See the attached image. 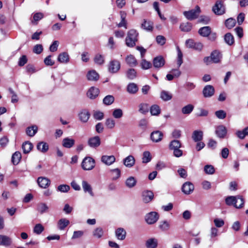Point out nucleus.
Instances as JSON below:
<instances>
[{"instance_id": "obj_2", "label": "nucleus", "mask_w": 248, "mask_h": 248, "mask_svg": "<svg viewBox=\"0 0 248 248\" xmlns=\"http://www.w3.org/2000/svg\"><path fill=\"white\" fill-rule=\"evenodd\" d=\"M138 33L135 30H130L127 32V36L125 38L126 45L128 47H133L136 45L137 41Z\"/></svg>"}, {"instance_id": "obj_11", "label": "nucleus", "mask_w": 248, "mask_h": 248, "mask_svg": "<svg viewBox=\"0 0 248 248\" xmlns=\"http://www.w3.org/2000/svg\"><path fill=\"white\" fill-rule=\"evenodd\" d=\"M100 144V138L97 136L90 138L88 140V144L92 148H96L99 146Z\"/></svg>"}, {"instance_id": "obj_16", "label": "nucleus", "mask_w": 248, "mask_h": 248, "mask_svg": "<svg viewBox=\"0 0 248 248\" xmlns=\"http://www.w3.org/2000/svg\"><path fill=\"white\" fill-rule=\"evenodd\" d=\"M82 187L85 193H88L92 197L94 196L92 186L86 181H82Z\"/></svg>"}, {"instance_id": "obj_30", "label": "nucleus", "mask_w": 248, "mask_h": 248, "mask_svg": "<svg viewBox=\"0 0 248 248\" xmlns=\"http://www.w3.org/2000/svg\"><path fill=\"white\" fill-rule=\"evenodd\" d=\"M211 57L212 60V62L214 63H218L219 62L221 58L220 52L217 50L213 51L211 54Z\"/></svg>"}, {"instance_id": "obj_48", "label": "nucleus", "mask_w": 248, "mask_h": 248, "mask_svg": "<svg viewBox=\"0 0 248 248\" xmlns=\"http://www.w3.org/2000/svg\"><path fill=\"white\" fill-rule=\"evenodd\" d=\"M114 101V97L111 95H108L103 99V103L106 105H110L112 104Z\"/></svg>"}, {"instance_id": "obj_50", "label": "nucleus", "mask_w": 248, "mask_h": 248, "mask_svg": "<svg viewBox=\"0 0 248 248\" xmlns=\"http://www.w3.org/2000/svg\"><path fill=\"white\" fill-rule=\"evenodd\" d=\"M111 172L113 180H115L120 177L121 170L118 168L111 170Z\"/></svg>"}, {"instance_id": "obj_56", "label": "nucleus", "mask_w": 248, "mask_h": 248, "mask_svg": "<svg viewBox=\"0 0 248 248\" xmlns=\"http://www.w3.org/2000/svg\"><path fill=\"white\" fill-rule=\"evenodd\" d=\"M127 77L130 79H134L137 76V73L135 69H130L126 73Z\"/></svg>"}, {"instance_id": "obj_14", "label": "nucleus", "mask_w": 248, "mask_h": 248, "mask_svg": "<svg viewBox=\"0 0 248 248\" xmlns=\"http://www.w3.org/2000/svg\"><path fill=\"white\" fill-rule=\"evenodd\" d=\"M37 183L40 187L46 188L50 185V181L46 177H39L37 179Z\"/></svg>"}, {"instance_id": "obj_12", "label": "nucleus", "mask_w": 248, "mask_h": 248, "mask_svg": "<svg viewBox=\"0 0 248 248\" xmlns=\"http://www.w3.org/2000/svg\"><path fill=\"white\" fill-rule=\"evenodd\" d=\"M214 93L215 89L212 85H206L203 89L202 93L203 96L205 98L211 97L214 94Z\"/></svg>"}, {"instance_id": "obj_62", "label": "nucleus", "mask_w": 248, "mask_h": 248, "mask_svg": "<svg viewBox=\"0 0 248 248\" xmlns=\"http://www.w3.org/2000/svg\"><path fill=\"white\" fill-rule=\"evenodd\" d=\"M215 115L219 119H223L226 117V113L223 110H219L215 112Z\"/></svg>"}, {"instance_id": "obj_4", "label": "nucleus", "mask_w": 248, "mask_h": 248, "mask_svg": "<svg viewBox=\"0 0 248 248\" xmlns=\"http://www.w3.org/2000/svg\"><path fill=\"white\" fill-rule=\"evenodd\" d=\"M201 12L200 7L197 5L195 9L188 11H185L183 14L188 20H192L197 18Z\"/></svg>"}, {"instance_id": "obj_26", "label": "nucleus", "mask_w": 248, "mask_h": 248, "mask_svg": "<svg viewBox=\"0 0 248 248\" xmlns=\"http://www.w3.org/2000/svg\"><path fill=\"white\" fill-rule=\"evenodd\" d=\"M192 138L195 142L201 141L203 139V132L201 130H195L193 131Z\"/></svg>"}, {"instance_id": "obj_35", "label": "nucleus", "mask_w": 248, "mask_h": 248, "mask_svg": "<svg viewBox=\"0 0 248 248\" xmlns=\"http://www.w3.org/2000/svg\"><path fill=\"white\" fill-rule=\"evenodd\" d=\"M120 15L121 18V21L117 25L118 27L119 28L124 27L125 29H127V23L126 21L125 20L126 13L124 12L121 11Z\"/></svg>"}, {"instance_id": "obj_39", "label": "nucleus", "mask_w": 248, "mask_h": 248, "mask_svg": "<svg viewBox=\"0 0 248 248\" xmlns=\"http://www.w3.org/2000/svg\"><path fill=\"white\" fill-rule=\"evenodd\" d=\"M127 91L131 94H134L138 92V87L135 83H131L127 85Z\"/></svg>"}, {"instance_id": "obj_32", "label": "nucleus", "mask_w": 248, "mask_h": 248, "mask_svg": "<svg viewBox=\"0 0 248 248\" xmlns=\"http://www.w3.org/2000/svg\"><path fill=\"white\" fill-rule=\"evenodd\" d=\"M141 26L142 29L147 31H152L153 29V23L150 21H147L144 19Z\"/></svg>"}, {"instance_id": "obj_42", "label": "nucleus", "mask_w": 248, "mask_h": 248, "mask_svg": "<svg viewBox=\"0 0 248 248\" xmlns=\"http://www.w3.org/2000/svg\"><path fill=\"white\" fill-rule=\"evenodd\" d=\"M104 234V231L101 227L95 228L93 232V236L97 238H101Z\"/></svg>"}, {"instance_id": "obj_20", "label": "nucleus", "mask_w": 248, "mask_h": 248, "mask_svg": "<svg viewBox=\"0 0 248 248\" xmlns=\"http://www.w3.org/2000/svg\"><path fill=\"white\" fill-rule=\"evenodd\" d=\"M124 164L127 168H131L135 163V159L132 155H129L123 160Z\"/></svg>"}, {"instance_id": "obj_63", "label": "nucleus", "mask_w": 248, "mask_h": 248, "mask_svg": "<svg viewBox=\"0 0 248 248\" xmlns=\"http://www.w3.org/2000/svg\"><path fill=\"white\" fill-rule=\"evenodd\" d=\"M104 113L100 111H95L94 112L93 117L96 120H101L104 118Z\"/></svg>"}, {"instance_id": "obj_17", "label": "nucleus", "mask_w": 248, "mask_h": 248, "mask_svg": "<svg viewBox=\"0 0 248 248\" xmlns=\"http://www.w3.org/2000/svg\"><path fill=\"white\" fill-rule=\"evenodd\" d=\"M115 157L113 155H103L101 157V161L105 164L109 166L115 161Z\"/></svg>"}, {"instance_id": "obj_57", "label": "nucleus", "mask_w": 248, "mask_h": 248, "mask_svg": "<svg viewBox=\"0 0 248 248\" xmlns=\"http://www.w3.org/2000/svg\"><path fill=\"white\" fill-rule=\"evenodd\" d=\"M123 115V111L120 108H117L113 110L112 113L113 116L116 119L121 118Z\"/></svg>"}, {"instance_id": "obj_58", "label": "nucleus", "mask_w": 248, "mask_h": 248, "mask_svg": "<svg viewBox=\"0 0 248 248\" xmlns=\"http://www.w3.org/2000/svg\"><path fill=\"white\" fill-rule=\"evenodd\" d=\"M183 61V54L179 47L177 48V65L179 67L182 64Z\"/></svg>"}, {"instance_id": "obj_43", "label": "nucleus", "mask_w": 248, "mask_h": 248, "mask_svg": "<svg viewBox=\"0 0 248 248\" xmlns=\"http://www.w3.org/2000/svg\"><path fill=\"white\" fill-rule=\"evenodd\" d=\"M158 227L162 231H167L170 229V224L168 221L163 220L160 222Z\"/></svg>"}, {"instance_id": "obj_13", "label": "nucleus", "mask_w": 248, "mask_h": 248, "mask_svg": "<svg viewBox=\"0 0 248 248\" xmlns=\"http://www.w3.org/2000/svg\"><path fill=\"white\" fill-rule=\"evenodd\" d=\"M165 63V59L162 56H158L154 58L153 64L156 68H159L163 67Z\"/></svg>"}, {"instance_id": "obj_41", "label": "nucleus", "mask_w": 248, "mask_h": 248, "mask_svg": "<svg viewBox=\"0 0 248 248\" xmlns=\"http://www.w3.org/2000/svg\"><path fill=\"white\" fill-rule=\"evenodd\" d=\"M94 62L98 65H103L105 62V58L104 56L97 54L94 58Z\"/></svg>"}, {"instance_id": "obj_53", "label": "nucleus", "mask_w": 248, "mask_h": 248, "mask_svg": "<svg viewBox=\"0 0 248 248\" xmlns=\"http://www.w3.org/2000/svg\"><path fill=\"white\" fill-rule=\"evenodd\" d=\"M149 105L146 103H141L139 106V111L143 114H145L148 112Z\"/></svg>"}, {"instance_id": "obj_15", "label": "nucleus", "mask_w": 248, "mask_h": 248, "mask_svg": "<svg viewBox=\"0 0 248 248\" xmlns=\"http://www.w3.org/2000/svg\"><path fill=\"white\" fill-rule=\"evenodd\" d=\"M99 93V90L95 87H91L87 93V96L91 99H95Z\"/></svg>"}, {"instance_id": "obj_59", "label": "nucleus", "mask_w": 248, "mask_h": 248, "mask_svg": "<svg viewBox=\"0 0 248 248\" xmlns=\"http://www.w3.org/2000/svg\"><path fill=\"white\" fill-rule=\"evenodd\" d=\"M160 97L164 101H169L171 99L172 96L168 92L162 91L161 93Z\"/></svg>"}, {"instance_id": "obj_34", "label": "nucleus", "mask_w": 248, "mask_h": 248, "mask_svg": "<svg viewBox=\"0 0 248 248\" xmlns=\"http://www.w3.org/2000/svg\"><path fill=\"white\" fill-rule=\"evenodd\" d=\"M21 158V154L19 152H16L12 156V162L14 165H17Z\"/></svg>"}, {"instance_id": "obj_44", "label": "nucleus", "mask_w": 248, "mask_h": 248, "mask_svg": "<svg viewBox=\"0 0 248 248\" xmlns=\"http://www.w3.org/2000/svg\"><path fill=\"white\" fill-rule=\"evenodd\" d=\"M194 106L192 104H188L182 108V112L184 114H189L194 109Z\"/></svg>"}, {"instance_id": "obj_64", "label": "nucleus", "mask_w": 248, "mask_h": 248, "mask_svg": "<svg viewBox=\"0 0 248 248\" xmlns=\"http://www.w3.org/2000/svg\"><path fill=\"white\" fill-rule=\"evenodd\" d=\"M43 50V46L41 44H37L34 46L33 48V52L37 54H39Z\"/></svg>"}, {"instance_id": "obj_49", "label": "nucleus", "mask_w": 248, "mask_h": 248, "mask_svg": "<svg viewBox=\"0 0 248 248\" xmlns=\"http://www.w3.org/2000/svg\"><path fill=\"white\" fill-rule=\"evenodd\" d=\"M125 184L127 187L131 188L136 185V180L134 177L131 176L126 179Z\"/></svg>"}, {"instance_id": "obj_18", "label": "nucleus", "mask_w": 248, "mask_h": 248, "mask_svg": "<svg viewBox=\"0 0 248 248\" xmlns=\"http://www.w3.org/2000/svg\"><path fill=\"white\" fill-rule=\"evenodd\" d=\"M12 243V239L6 235H0V245L8 247L11 245Z\"/></svg>"}, {"instance_id": "obj_8", "label": "nucleus", "mask_w": 248, "mask_h": 248, "mask_svg": "<svg viewBox=\"0 0 248 248\" xmlns=\"http://www.w3.org/2000/svg\"><path fill=\"white\" fill-rule=\"evenodd\" d=\"M154 197L153 192L150 190H144L142 192L141 198L143 202L147 203L151 202Z\"/></svg>"}, {"instance_id": "obj_31", "label": "nucleus", "mask_w": 248, "mask_h": 248, "mask_svg": "<svg viewBox=\"0 0 248 248\" xmlns=\"http://www.w3.org/2000/svg\"><path fill=\"white\" fill-rule=\"evenodd\" d=\"M38 130V127L36 125H33L31 126H29L26 129V134L30 137L34 136L37 133Z\"/></svg>"}, {"instance_id": "obj_55", "label": "nucleus", "mask_w": 248, "mask_h": 248, "mask_svg": "<svg viewBox=\"0 0 248 248\" xmlns=\"http://www.w3.org/2000/svg\"><path fill=\"white\" fill-rule=\"evenodd\" d=\"M44 230V228L41 224H37L33 228V232L37 234H41Z\"/></svg>"}, {"instance_id": "obj_27", "label": "nucleus", "mask_w": 248, "mask_h": 248, "mask_svg": "<svg viewBox=\"0 0 248 248\" xmlns=\"http://www.w3.org/2000/svg\"><path fill=\"white\" fill-rule=\"evenodd\" d=\"M58 61L61 63H68L69 62L68 54L65 52L60 53L58 57Z\"/></svg>"}, {"instance_id": "obj_1", "label": "nucleus", "mask_w": 248, "mask_h": 248, "mask_svg": "<svg viewBox=\"0 0 248 248\" xmlns=\"http://www.w3.org/2000/svg\"><path fill=\"white\" fill-rule=\"evenodd\" d=\"M228 205H233L236 208H240L244 204V200L241 196H229L225 200Z\"/></svg>"}, {"instance_id": "obj_54", "label": "nucleus", "mask_w": 248, "mask_h": 248, "mask_svg": "<svg viewBox=\"0 0 248 248\" xmlns=\"http://www.w3.org/2000/svg\"><path fill=\"white\" fill-rule=\"evenodd\" d=\"M204 171L206 174H213L215 170L214 167L212 165H206L204 167Z\"/></svg>"}, {"instance_id": "obj_40", "label": "nucleus", "mask_w": 248, "mask_h": 248, "mask_svg": "<svg viewBox=\"0 0 248 248\" xmlns=\"http://www.w3.org/2000/svg\"><path fill=\"white\" fill-rule=\"evenodd\" d=\"M157 246V241L155 238H150L146 242L147 248H155Z\"/></svg>"}, {"instance_id": "obj_36", "label": "nucleus", "mask_w": 248, "mask_h": 248, "mask_svg": "<svg viewBox=\"0 0 248 248\" xmlns=\"http://www.w3.org/2000/svg\"><path fill=\"white\" fill-rule=\"evenodd\" d=\"M181 147V143L180 141L178 140H172L169 144V148L170 150H174L175 149H178L180 148Z\"/></svg>"}, {"instance_id": "obj_51", "label": "nucleus", "mask_w": 248, "mask_h": 248, "mask_svg": "<svg viewBox=\"0 0 248 248\" xmlns=\"http://www.w3.org/2000/svg\"><path fill=\"white\" fill-rule=\"evenodd\" d=\"M235 20L232 18H228L225 22L226 27L229 29L233 28L235 26Z\"/></svg>"}, {"instance_id": "obj_5", "label": "nucleus", "mask_w": 248, "mask_h": 248, "mask_svg": "<svg viewBox=\"0 0 248 248\" xmlns=\"http://www.w3.org/2000/svg\"><path fill=\"white\" fill-rule=\"evenodd\" d=\"M95 167V160L91 157H85L81 163L82 168L85 170H93Z\"/></svg>"}, {"instance_id": "obj_52", "label": "nucleus", "mask_w": 248, "mask_h": 248, "mask_svg": "<svg viewBox=\"0 0 248 248\" xmlns=\"http://www.w3.org/2000/svg\"><path fill=\"white\" fill-rule=\"evenodd\" d=\"M150 112L153 115H157L160 113L159 107L156 105H154L150 107Z\"/></svg>"}, {"instance_id": "obj_19", "label": "nucleus", "mask_w": 248, "mask_h": 248, "mask_svg": "<svg viewBox=\"0 0 248 248\" xmlns=\"http://www.w3.org/2000/svg\"><path fill=\"white\" fill-rule=\"evenodd\" d=\"M90 116L89 112L86 109L82 110L78 114L79 120L83 123L87 122Z\"/></svg>"}, {"instance_id": "obj_9", "label": "nucleus", "mask_w": 248, "mask_h": 248, "mask_svg": "<svg viewBox=\"0 0 248 248\" xmlns=\"http://www.w3.org/2000/svg\"><path fill=\"white\" fill-rule=\"evenodd\" d=\"M215 133L217 137L220 139H223L225 137L227 133V130L226 127L223 125H219L216 127Z\"/></svg>"}, {"instance_id": "obj_38", "label": "nucleus", "mask_w": 248, "mask_h": 248, "mask_svg": "<svg viewBox=\"0 0 248 248\" xmlns=\"http://www.w3.org/2000/svg\"><path fill=\"white\" fill-rule=\"evenodd\" d=\"M192 24L189 22L182 23L180 25V29L182 31L188 32L191 30Z\"/></svg>"}, {"instance_id": "obj_61", "label": "nucleus", "mask_w": 248, "mask_h": 248, "mask_svg": "<svg viewBox=\"0 0 248 248\" xmlns=\"http://www.w3.org/2000/svg\"><path fill=\"white\" fill-rule=\"evenodd\" d=\"M141 66L143 69H148L152 67V63L145 60L143 59L141 62Z\"/></svg>"}, {"instance_id": "obj_24", "label": "nucleus", "mask_w": 248, "mask_h": 248, "mask_svg": "<svg viewBox=\"0 0 248 248\" xmlns=\"http://www.w3.org/2000/svg\"><path fill=\"white\" fill-rule=\"evenodd\" d=\"M211 28L209 26H205L201 28L199 31V34L202 37H208L211 34Z\"/></svg>"}, {"instance_id": "obj_60", "label": "nucleus", "mask_w": 248, "mask_h": 248, "mask_svg": "<svg viewBox=\"0 0 248 248\" xmlns=\"http://www.w3.org/2000/svg\"><path fill=\"white\" fill-rule=\"evenodd\" d=\"M70 189V186L67 185H60L57 187V190L61 192H67Z\"/></svg>"}, {"instance_id": "obj_47", "label": "nucleus", "mask_w": 248, "mask_h": 248, "mask_svg": "<svg viewBox=\"0 0 248 248\" xmlns=\"http://www.w3.org/2000/svg\"><path fill=\"white\" fill-rule=\"evenodd\" d=\"M152 159L151 154L149 151H145L143 153V156L142 158V162L143 163H147L149 162Z\"/></svg>"}, {"instance_id": "obj_46", "label": "nucleus", "mask_w": 248, "mask_h": 248, "mask_svg": "<svg viewBox=\"0 0 248 248\" xmlns=\"http://www.w3.org/2000/svg\"><path fill=\"white\" fill-rule=\"evenodd\" d=\"M48 207L45 203H40L37 205V210L41 214L47 212Z\"/></svg>"}, {"instance_id": "obj_23", "label": "nucleus", "mask_w": 248, "mask_h": 248, "mask_svg": "<svg viewBox=\"0 0 248 248\" xmlns=\"http://www.w3.org/2000/svg\"><path fill=\"white\" fill-rule=\"evenodd\" d=\"M126 232L123 228H119L115 231V235L118 239L123 240L125 238Z\"/></svg>"}, {"instance_id": "obj_25", "label": "nucleus", "mask_w": 248, "mask_h": 248, "mask_svg": "<svg viewBox=\"0 0 248 248\" xmlns=\"http://www.w3.org/2000/svg\"><path fill=\"white\" fill-rule=\"evenodd\" d=\"M75 143V140L74 139L67 137L63 139L62 145L65 148H70L74 146Z\"/></svg>"}, {"instance_id": "obj_6", "label": "nucleus", "mask_w": 248, "mask_h": 248, "mask_svg": "<svg viewBox=\"0 0 248 248\" xmlns=\"http://www.w3.org/2000/svg\"><path fill=\"white\" fill-rule=\"evenodd\" d=\"M121 67L120 62L117 60H111L108 64V71L109 73L114 74L118 72Z\"/></svg>"}, {"instance_id": "obj_21", "label": "nucleus", "mask_w": 248, "mask_h": 248, "mask_svg": "<svg viewBox=\"0 0 248 248\" xmlns=\"http://www.w3.org/2000/svg\"><path fill=\"white\" fill-rule=\"evenodd\" d=\"M163 137V134L159 131H155L151 134V139L155 142H158L161 140Z\"/></svg>"}, {"instance_id": "obj_10", "label": "nucleus", "mask_w": 248, "mask_h": 248, "mask_svg": "<svg viewBox=\"0 0 248 248\" xmlns=\"http://www.w3.org/2000/svg\"><path fill=\"white\" fill-rule=\"evenodd\" d=\"M194 189L193 184L190 182H185L182 186V191L185 194L188 195L191 193Z\"/></svg>"}, {"instance_id": "obj_37", "label": "nucleus", "mask_w": 248, "mask_h": 248, "mask_svg": "<svg viewBox=\"0 0 248 248\" xmlns=\"http://www.w3.org/2000/svg\"><path fill=\"white\" fill-rule=\"evenodd\" d=\"M126 62L127 64L130 66H135L137 64V62L135 58L132 55L128 56L125 59Z\"/></svg>"}, {"instance_id": "obj_29", "label": "nucleus", "mask_w": 248, "mask_h": 248, "mask_svg": "<svg viewBox=\"0 0 248 248\" xmlns=\"http://www.w3.org/2000/svg\"><path fill=\"white\" fill-rule=\"evenodd\" d=\"M37 149L39 151L43 153H45L48 151L49 149V146L47 143L45 142L44 141H41L37 144Z\"/></svg>"}, {"instance_id": "obj_45", "label": "nucleus", "mask_w": 248, "mask_h": 248, "mask_svg": "<svg viewBox=\"0 0 248 248\" xmlns=\"http://www.w3.org/2000/svg\"><path fill=\"white\" fill-rule=\"evenodd\" d=\"M224 40L229 45H232L234 42L233 35L231 33H227L224 36Z\"/></svg>"}, {"instance_id": "obj_7", "label": "nucleus", "mask_w": 248, "mask_h": 248, "mask_svg": "<svg viewBox=\"0 0 248 248\" xmlns=\"http://www.w3.org/2000/svg\"><path fill=\"white\" fill-rule=\"evenodd\" d=\"M159 218V215L156 212H151L147 214L145 217V219L148 224H153L155 223Z\"/></svg>"}, {"instance_id": "obj_22", "label": "nucleus", "mask_w": 248, "mask_h": 248, "mask_svg": "<svg viewBox=\"0 0 248 248\" xmlns=\"http://www.w3.org/2000/svg\"><path fill=\"white\" fill-rule=\"evenodd\" d=\"M87 78L88 80L96 81L99 79V75L94 70H92L88 72Z\"/></svg>"}, {"instance_id": "obj_28", "label": "nucleus", "mask_w": 248, "mask_h": 248, "mask_svg": "<svg viewBox=\"0 0 248 248\" xmlns=\"http://www.w3.org/2000/svg\"><path fill=\"white\" fill-rule=\"evenodd\" d=\"M70 223L69 221L65 218L60 219L57 224L58 228L60 230H63Z\"/></svg>"}, {"instance_id": "obj_3", "label": "nucleus", "mask_w": 248, "mask_h": 248, "mask_svg": "<svg viewBox=\"0 0 248 248\" xmlns=\"http://www.w3.org/2000/svg\"><path fill=\"white\" fill-rule=\"evenodd\" d=\"M212 11L216 15L221 16L224 14L226 12V8L223 1L220 0L216 1L212 7Z\"/></svg>"}, {"instance_id": "obj_33", "label": "nucleus", "mask_w": 248, "mask_h": 248, "mask_svg": "<svg viewBox=\"0 0 248 248\" xmlns=\"http://www.w3.org/2000/svg\"><path fill=\"white\" fill-rule=\"evenodd\" d=\"M32 148L33 145L29 141H25L22 144V148L24 154L29 153Z\"/></svg>"}]
</instances>
